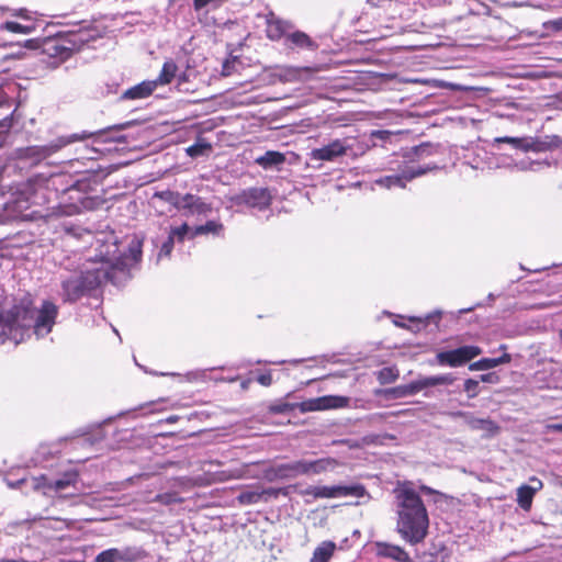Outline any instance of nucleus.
Segmentation results:
<instances>
[{
    "mask_svg": "<svg viewBox=\"0 0 562 562\" xmlns=\"http://www.w3.org/2000/svg\"><path fill=\"white\" fill-rule=\"evenodd\" d=\"M58 307L50 301H44L41 308L35 311L34 300L30 293H23L15 299L14 305L0 315V344L7 339L15 345L29 337L33 331L42 338L52 331Z\"/></svg>",
    "mask_w": 562,
    "mask_h": 562,
    "instance_id": "obj_1",
    "label": "nucleus"
},
{
    "mask_svg": "<svg viewBox=\"0 0 562 562\" xmlns=\"http://www.w3.org/2000/svg\"><path fill=\"white\" fill-rule=\"evenodd\" d=\"M396 531L409 544L424 541L428 533L427 508L412 482L398 483L393 491Z\"/></svg>",
    "mask_w": 562,
    "mask_h": 562,
    "instance_id": "obj_2",
    "label": "nucleus"
},
{
    "mask_svg": "<svg viewBox=\"0 0 562 562\" xmlns=\"http://www.w3.org/2000/svg\"><path fill=\"white\" fill-rule=\"evenodd\" d=\"M121 267L124 262L101 263L98 257L83 265L79 272H74L61 280V297L65 302H76L87 293L100 286L103 282L112 281L110 267Z\"/></svg>",
    "mask_w": 562,
    "mask_h": 562,
    "instance_id": "obj_3",
    "label": "nucleus"
},
{
    "mask_svg": "<svg viewBox=\"0 0 562 562\" xmlns=\"http://www.w3.org/2000/svg\"><path fill=\"white\" fill-rule=\"evenodd\" d=\"M97 246L95 255L101 263H115L116 261H123L124 266L113 267L111 265L110 272L112 274V281L115 280L117 272H124L131 265L136 263L142 257L143 239L134 236L128 244V251L121 254L119 251L116 237L113 234H103L95 240Z\"/></svg>",
    "mask_w": 562,
    "mask_h": 562,
    "instance_id": "obj_4",
    "label": "nucleus"
},
{
    "mask_svg": "<svg viewBox=\"0 0 562 562\" xmlns=\"http://www.w3.org/2000/svg\"><path fill=\"white\" fill-rule=\"evenodd\" d=\"M349 404V398L346 396L338 395H326L316 398L303 401L301 403H286L278 402L269 407V411L273 414H284L299 409L301 413L324 411L330 408H341Z\"/></svg>",
    "mask_w": 562,
    "mask_h": 562,
    "instance_id": "obj_5",
    "label": "nucleus"
},
{
    "mask_svg": "<svg viewBox=\"0 0 562 562\" xmlns=\"http://www.w3.org/2000/svg\"><path fill=\"white\" fill-rule=\"evenodd\" d=\"M366 488L361 484L352 485H310L302 490L300 494L302 496H311L314 499L317 498H338V497H362L366 495Z\"/></svg>",
    "mask_w": 562,
    "mask_h": 562,
    "instance_id": "obj_6",
    "label": "nucleus"
},
{
    "mask_svg": "<svg viewBox=\"0 0 562 562\" xmlns=\"http://www.w3.org/2000/svg\"><path fill=\"white\" fill-rule=\"evenodd\" d=\"M93 135H94V133L82 132L80 134L76 133V134H72L67 137H59L56 140H54L45 146L26 147L21 150V156L24 158H31L34 161H40V160L50 156L52 154L58 151L59 149H61L63 147H65L66 145H68L70 143H74L77 140H83Z\"/></svg>",
    "mask_w": 562,
    "mask_h": 562,
    "instance_id": "obj_7",
    "label": "nucleus"
},
{
    "mask_svg": "<svg viewBox=\"0 0 562 562\" xmlns=\"http://www.w3.org/2000/svg\"><path fill=\"white\" fill-rule=\"evenodd\" d=\"M233 205H246L260 210L270 205L271 194L267 188H249L227 196Z\"/></svg>",
    "mask_w": 562,
    "mask_h": 562,
    "instance_id": "obj_8",
    "label": "nucleus"
},
{
    "mask_svg": "<svg viewBox=\"0 0 562 562\" xmlns=\"http://www.w3.org/2000/svg\"><path fill=\"white\" fill-rule=\"evenodd\" d=\"M339 462L331 457L321 458L316 460L300 459L293 461L294 476L300 475H319L329 471H334Z\"/></svg>",
    "mask_w": 562,
    "mask_h": 562,
    "instance_id": "obj_9",
    "label": "nucleus"
},
{
    "mask_svg": "<svg viewBox=\"0 0 562 562\" xmlns=\"http://www.w3.org/2000/svg\"><path fill=\"white\" fill-rule=\"evenodd\" d=\"M482 353V349L476 346H462L454 350L441 351L436 355V361L440 366L452 368L460 367Z\"/></svg>",
    "mask_w": 562,
    "mask_h": 562,
    "instance_id": "obj_10",
    "label": "nucleus"
},
{
    "mask_svg": "<svg viewBox=\"0 0 562 562\" xmlns=\"http://www.w3.org/2000/svg\"><path fill=\"white\" fill-rule=\"evenodd\" d=\"M437 165H427L425 167L422 166H409L403 169L400 175L386 176L376 180V183L383 186L385 188L392 187H401L405 188L406 182L413 180L416 177H420L428 171L437 169Z\"/></svg>",
    "mask_w": 562,
    "mask_h": 562,
    "instance_id": "obj_11",
    "label": "nucleus"
},
{
    "mask_svg": "<svg viewBox=\"0 0 562 562\" xmlns=\"http://www.w3.org/2000/svg\"><path fill=\"white\" fill-rule=\"evenodd\" d=\"M498 144H508L513 148L528 153V151H535L539 153L544 150V145L541 140L538 138H535L532 136H522V137H512V136H502V137H495L493 139V146H496Z\"/></svg>",
    "mask_w": 562,
    "mask_h": 562,
    "instance_id": "obj_12",
    "label": "nucleus"
},
{
    "mask_svg": "<svg viewBox=\"0 0 562 562\" xmlns=\"http://www.w3.org/2000/svg\"><path fill=\"white\" fill-rule=\"evenodd\" d=\"M348 146L345 140L334 139L328 145L315 148L310 153L311 160L331 161L337 157L346 155Z\"/></svg>",
    "mask_w": 562,
    "mask_h": 562,
    "instance_id": "obj_13",
    "label": "nucleus"
},
{
    "mask_svg": "<svg viewBox=\"0 0 562 562\" xmlns=\"http://www.w3.org/2000/svg\"><path fill=\"white\" fill-rule=\"evenodd\" d=\"M453 415L464 418L465 424L472 430H481L487 436H494L499 430V427L488 418H477L467 412H458Z\"/></svg>",
    "mask_w": 562,
    "mask_h": 562,
    "instance_id": "obj_14",
    "label": "nucleus"
},
{
    "mask_svg": "<svg viewBox=\"0 0 562 562\" xmlns=\"http://www.w3.org/2000/svg\"><path fill=\"white\" fill-rule=\"evenodd\" d=\"M135 559L133 552L128 549H109L99 553L94 562H133Z\"/></svg>",
    "mask_w": 562,
    "mask_h": 562,
    "instance_id": "obj_15",
    "label": "nucleus"
},
{
    "mask_svg": "<svg viewBox=\"0 0 562 562\" xmlns=\"http://www.w3.org/2000/svg\"><path fill=\"white\" fill-rule=\"evenodd\" d=\"M156 88L157 81L146 80L127 89L123 93V98L128 100L144 99L149 97L156 90Z\"/></svg>",
    "mask_w": 562,
    "mask_h": 562,
    "instance_id": "obj_16",
    "label": "nucleus"
},
{
    "mask_svg": "<svg viewBox=\"0 0 562 562\" xmlns=\"http://www.w3.org/2000/svg\"><path fill=\"white\" fill-rule=\"evenodd\" d=\"M378 554L384 558H391L398 562H411L408 553L401 547L389 543L376 544Z\"/></svg>",
    "mask_w": 562,
    "mask_h": 562,
    "instance_id": "obj_17",
    "label": "nucleus"
},
{
    "mask_svg": "<svg viewBox=\"0 0 562 562\" xmlns=\"http://www.w3.org/2000/svg\"><path fill=\"white\" fill-rule=\"evenodd\" d=\"M265 477L272 482L276 480L294 479L293 462L277 464L266 470Z\"/></svg>",
    "mask_w": 562,
    "mask_h": 562,
    "instance_id": "obj_18",
    "label": "nucleus"
},
{
    "mask_svg": "<svg viewBox=\"0 0 562 562\" xmlns=\"http://www.w3.org/2000/svg\"><path fill=\"white\" fill-rule=\"evenodd\" d=\"M290 29V24L278 19L273 13L267 15V35L276 41L282 37L285 31Z\"/></svg>",
    "mask_w": 562,
    "mask_h": 562,
    "instance_id": "obj_19",
    "label": "nucleus"
},
{
    "mask_svg": "<svg viewBox=\"0 0 562 562\" xmlns=\"http://www.w3.org/2000/svg\"><path fill=\"white\" fill-rule=\"evenodd\" d=\"M337 546L334 541H323L315 548L310 562H328L334 555Z\"/></svg>",
    "mask_w": 562,
    "mask_h": 562,
    "instance_id": "obj_20",
    "label": "nucleus"
},
{
    "mask_svg": "<svg viewBox=\"0 0 562 562\" xmlns=\"http://www.w3.org/2000/svg\"><path fill=\"white\" fill-rule=\"evenodd\" d=\"M245 477H256V475L249 474V465L244 464L237 468L223 470L216 473V480L218 482H225L229 480H240Z\"/></svg>",
    "mask_w": 562,
    "mask_h": 562,
    "instance_id": "obj_21",
    "label": "nucleus"
},
{
    "mask_svg": "<svg viewBox=\"0 0 562 562\" xmlns=\"http://www.w3.org/2000/svg\"><path fill=\"white\" fill-rule=\"evenodd\" d=\"M509 361L510 356L508 353H504L502 357L498 358H483L479 361H475L469 366V369L471 371L488 370L499 364L508 363Z\"/></svg>",
    "mask_w": 562,
    "mask_h": 562,
    "instance_id": "obj_22",
    "label": "nucleus"
},
{
    "mask_svg": "<svg viewBox=\"0 0 562 562\" xmlns=\"http://www.w3.org/2000/svg\"><path fill=\"white\" fill-rule=\"evenodd\" d=\"M285 161V156L279 151L269 150L265 153L262 156L256 158V164H258L263 169H271L273 167H278Z\"/></svg>",
    "mask_w": 562,
    "mask_h": 562,
    "instance_id": "obj_23",
    "label": "nucleus"
},
{
    "mask_svg": "<svg viewBox=\"0 0 562 562\" xmlns=\"http://www.w3.org/2000/svg\"><path fill=\"white\" fill-rule=\"evenodd\" d=\"M456 378L451 373L434 375V376H425L418 379L417 382L419 384L420 390L436 386V385H450L454 382Z\"/></svg>",
    "mask_w": 562,
    "mask_h": 562,
    "instance_id": "obj_24",
    "label": "nucleus"
},
{
    "mask_svg": "<svg viewBox=\"0 0 562 562\" xmlns=\"http://www.w3.org/2000/svg\"><path fill=\"white\" fill-rule=\"evenodd\" d=\"M177 71V64L172 59H168L164 63L159 76L154 81H157V87L168 85L176 77Z\"/></svg>",
    "mask_w": 562,
    "mask_h": 562,
    "instance_id": "obj_25",
    "label": "nucleus"
},
{
    "mask_svg": "<svg viewBox=\"0 0 562 562\" xmlns=\"http://www.w3.org/2000/svg\"><path fill=\"white\" fill-rule=\"evenodd\" d=\"M77 479H78V474L76 472H68V473H65L61 479L50 481L49 483H47L46 486L49 490H54V491L58 492V491H63V490L67 488L70 485H75L77 482Z\"/></svg>",
    "mask_w": 562,
    "mask_h": 562,
    "instance_id": "obj_26",
    "label": "nucleus"
},
{
    "mask_svg": "<svg viewBox=\"0 0 562 562\" xmlns=\"http://www.w3.org/2000/svg\"><path fill=\"white\" fill-rule=\"evenodd\" d=\"M533 496L535 493L525 484L517 488V503L525 510L530 509Z\"/></svg>",
    "mask_w": 562,
    "mask_h": 562,
    "instance_id": "obj_27",
    "label": "nucleus"
},
{
    "mask_svg": "<svg viewBox=\"0 0 562 562\" xmlns=\"http://www.w3.org/2000/svg\"><path fill=\"white\" fill-rule=\"evenodd\" d=\"M223 231V225L215 221H209L204 225H200L193 228L192 237L204 234L218 235Z\"/></svg>",
    "mask_w": 562,
    "mask_h": 562,
    "instance_id": "obj_28",
    "label": "nucleus"
},
{
    "mask_svg": "<svg viewBox=\"0 0 562 562\" xmlns=\"http://www.w3.org/2000/svg\"><path fill=\"white\" fill-rule=\"evenodd\" d=\"M1 30H5L12 33L30 34L34 31L32 25H22L18 22L7 21L0 25Z\"/></svg>",
    "mask_w": 562,
    "mask_h": 562,
    "instance_id": "obj_29",
    "label": "nucleus"
},
{
    "mask_svg": "<svg viewBox=\"0 0 562 562\" xmlns=\"http://www.w3.org/2000/svg\"><path fill=\"white\" fill-rule=\"evenodd\" d=\"M398 378V371L393 367L382 368L378 372V380L381 384H389L394 382Z\"/></svg>",
    "mask_w": 562,
    "mask_h": 562,
    "instance_id": "obj_30",
    "label": "nucleus"
},
{
    "mask_svg": "<svg viewBox=\"0 0 562 562\" xmlns=\"http://www.w3.org/2000/svg\"><path fill=\"white\" fill-rule=\"evenodd\" d=\"M237 501L241 505H252L261 502L260 491H245L237 496Z\"/></svg>",
    "mask_w": 562,
    "mask_h": 562,
    "instance_id": "obj_31",
    "label": "nucleus"
},
{
    "mask_svg": "<svg viewBox=\"0 0 562 562\" xmlns=\"http://www.w3.org/2000/svg\"><path fill=\"white\" fill-rule=\"evenodd\" d=\"M210 150H211V145L207 143H201V142L195 143L186 149L188 156H190L192 158L203 156V155L207 154Z\"/></svg>",
    "mask_w": 562,
    "mask_h": 562,
    "instance_id": "obj_32",
    "label": "nucleus"
},
{
    "mask_svg": "<svg viewBox=\"0 0 562 562\" xmlns=\"http://www.w3.org/2000/svg\"><path fill=\"white\" fill-rule=\"evenodd\" d=\"M420 390L419 384L416 381L411 382L409 384L398 386L394 390L400 396L414 395L418 393Z\"/></svg>",
    "mask_w": 562,
    "mask_h": 562,
    "instance_id": "obj_33",
    "label": "nucleus"
},
{
    "mask_svg": "<svg viewBox=\"0 0 562 562\" xmlns=\"http://www.w3.org/2000/svg\"><path fill=\"white\" fill-rule=\"evenodd\" d=\"M155 501L159 502L164 505H170V504H175V503H181L182 498L175 492H168V493H164V494H158L155 497Z\"/></svg>",
    "mask_w": 562,
    "mask_h": 562,
    "instance_id": "obj_34",
    "label": "nucleus"
},
{
    "mask_svg": "<svg viewBox=\"0 0 562 562\" xmlns=\"http://www.w3.org/2000/svg\"><path fill=\"white\" fill-rule=\"evenodd\" d=\"M279 494L286 495L285 488L268 487L260 491L261 501L268 502L270 498H277Z\"/></svg>",
    "mask_w": 562,
    "mask_h": 562,
    "instance_id": "obj_35",
    "label": "nucleus"
},
{
    "mask_svg": "<svg viewBox=\"0 0 562 562\" xmlns=\"http://www.w3.org/2000/svg\"><path fill=\"white\" fill-rule=\"evenodd\" d=\"M192 231L188 224H182L181 226L179 227H176V228H172L169 233V236L172 237L173 239H178V240H183V238L188 235V234H191L192 235Z\"/></svg>",
    "mask_w": 562,
    "mask_h": 562,
    "instance_id": "obj_36",
    "label": "nucleus"
},
{
    "mask_svg": "<svg viewBox=\"0 0 562 562\" xmlns=\"http://www.w3.org/2000/svg\"><path fill=\"white\" fill-rule=\"evenodd\" d=\"M290 40L297 46H310L312 45L311 38L303 32H294L290 35Z\"/></svg>",
    "mask_w": 562,
    "mask_h": 562,
    "instance_id": "obj_37",
    "label": "nucleus"
},
{
    "mask_svg": "<svg viewBox=\"0 0 562 562\" xmlns=\"http://www.w3.org/2000/svg\"><path fill=\"white\" fill-rule=\"evenodd\" d=\"M194 201H198V196L193 194H184L179 198V203L177 209H187L189 211L192 210Z\"/></svg>",
    "mask_w": 562,
    "mask_h": 562,
    "instance_id": "obj_38",
    "label": "nucleus"
},
{
    "mask_svg": "<svg viewBox=\"0 0 562 562\" xmlns=\"http://www.w3.org/2000/svg\"><path fill=\"white\" fill-rule=\"evenodd\" d=\"M480 381L474 379H468L464 382V391L468 393L470 398L475 397L479 394Z\"/></svg>",
    "mask_w": 562,
    "mask_h": 562,
    "instance_id": "obj_39",
    "label": "nucleus"
},
{
    "mask_svg": "<svg viewBox=\"0 0 562 562\" xmlns=\"http://www.w3.org/2000/svg\"><path fill=\"white\" fill-rule=\"evenodd\" d=\"M211 211V205L205 203L200 196L194 201L193 207L190 211L192 214H207Z\"/></svg>",
    "mask_w": 562,
    "mask_h": 562,
    "instance_id": "obj_40",
    "label": "nucleus"
},
{
    "mask_svg": "<svg viewBox=\"0 0 562 562\" xmlns=\"http://www.w3.org/2000/svg\"><path fill=\"white\" fill-rule=\"evenodd\" d=\"M175 239L170 236H168L167 240L162 243L157 260L159 261L162 257H168L173 248Z\"/></svg>",
    "mask_w": 562,
    "mask_h": 562,
    "instance_id": "obj_41",
    "label": "nucleus"
},
{
    "mask_svg": "<svg viewBox=\"0 0 562 562\" xmlns=\"http://www.w3.org/2000/svg\"><path fill=\"white\" fill-rule=\"evenodd\" d=\"M157 195L171 203L172 205H175L176 207H178V203H179V198H180V194L177 193V192H172V191H162L160 193H157Z\"/></svg>",
    "mask_w": 562,
    "mask_h": 562,
    "instance_id": "obj_42",
    "label": "nucleus"
},
{
    "mask_svg": "<svg viewBox=\"0 0 562 562\" xmlns=\"http://www.w3.org/2000/svg\"><path fill=\"white\" fill-rule=\"evenodd\" d=\"M539 165V162L531 161V160H521L519 162L515 164V167L518 170L526 171V170H532L533 166Z\"/></svg>",
    "mask_w": 562,
    "mask_h": 562,
    "instance_id": "obj_43",
    "label": "nucleus"
},
{
    "mask_svg": "<svg viewBox=\"0 0 562 562\" xmlns=\"http://www.w3.org/2000/svg\"><path fill=\"white\" fill-rule=\"evenodd\" d=\"M529 486V488L536 494L538 491H540L543 486L541 480H539L536 476H532L529 479V484H526Z\"/></svg>",
    "mask_w": 562,
    "mask_h": 562,
    "instance_id": "obj_44",
    "label": "nucleus"
},
{
    "mask_svg": "<svg viewBox=\"0 0 562 562\" xmlns=\"http://www.w3.org/2000/svg\"><path fill=\"white\" fill-rule=\"evenodd\" d=\"M257 381L258 383H260L261 385L263 386H270L271 383H272V376H271V373L270 372H267V373H263V374H260L258 378H257Z\"/></svg>",
    "mask_w": 562,
    "mask_h": 562,
    "instance_id": "obj_45",
    "label": "nucleus"
},
{
    "mask_svg": "<svg viewBox=\"0 0 562 562\" xmlns=\"http://www.w3.org/2000/svg\"><path fill=\"white\" fill-rule=\"evenodd\" d=\"M480 381L485 383H496L498 381V376L495 373H485L480 376Z\"/></svg>",
    "mask_w": 562,
    "mask_h": 562,
    "instance_id": "obj_46",
    "label": "nucleus"
},
{
    "mask_svg": "<svg viewBox=\"0 0 562 562\" xmlns=\"http://www.w3.org/2000/svg\"><path fill=\"white\" fill-rule=\"evenodd\" d=\"M562 424H549L546 426V432H561Z\"/></svg>",
    "mask_w": 562,
    "mask_h": 562,
    "instance_id": "obj_47",
    "label": "nucleus"
},
{
    "mask_svg": "<svg viewBox=\"0 0 562 562\" xmlns=\"http://www.w3.org/2000/svg\"><path fill=\"white\" fill-rule=\"evenodd\" d=\"M415 151L418 157H424L428 154L429 147L426 145H422L419 147H416Z\"/></svg>",
    "mask_w": 562,
    "mask_h": 562,
    "instance_id": "obj_48",
    "label": "nucleus"
},
{
    "mask_svg": "<svg viewBox=\"0 0 562 562\" xmlns=\"http://www.w3.org/2000/svg\"><path fill=\"white\" fill-rule=\"evenodd\" d=\"M231 72H229V68H228V65L227 64H224L223 65V75L224 76H228Z\"/></svg>",
    "mask_w": 562,
    "mask_h": 562,
    "instance_id": "obj_49",
    "label": "nucleus"
},
{
    "mask_svg": "<svg viewBox=\"0 0 562 562\" xmlns=\"http://www.w3.org/2000/svg\"><path fill=\"white\" fill-rule=\"evenodd\" d=\"M420 490H422V491H424V492H425V493H427V494H431V493H434V490H431L430 487L425 486V485H423V486L420 487Z\"/></svg>",
    "mask_w": 562,
    "mask_h": 562,
    "instance_id": "obj_50",
    "label": "nucleus"
},
{
    "mask_svg": "<svg viewBox=\"0 0 562 562\" xmlns=\"http://www.w3.org/2000/svg\"><path fill=\"white\" fill-rule=\"evenodd\" d=\"M382 0H368V3L373 5V7H378L380 4Z\"/></svg>",
    "mask_w": 562,
    "mask_h": 562,
    "instance_id": "obj_51",
    "label": "nucleus"
},
{
    "mask_svg": "<svg viewBox=\"0 0 562 562\" xmlns=\"http://www.w3.org/2000/svg\"><path fill=\"white\" fill-rule=\"evenodd\" d=\"M249 383H250V381H249V380L244 381V382L241 383V387H243L244 390H246V389L248 387Z\"/></svg>",
    "mask_w": 562,
    "mask_h": 562,
    "instance_id": "obj_52",
    "label": "nucleus"
},
{
    "mask_svg": "<svg viewBox=\"0 0 562 562\" xmlns=\"http://www.w3.org/2000/svg\"><path fill=\"white\" fill-rule=\"evenodd\" d=\"M435 316H436V318H440L441 313H440V312H436V313H435ZM432 317H434V315H429V316H428V319H429V318H432Z\"/></svg>",
    "mask_w": 562,
    "mask_h": 562,
    "instance_id": "obj_53",
    "label": "nucleus"
},
{
    "mask_svg": "<svg viewBox=\"0 0 562 562\" xmlns=\"http://www.w3.org/2000/svg\"><path fill=\"white\" fill-rule=\"evenodd\" d=\"M19 16H22V18H25V15L23 14V11L21 10L19 13H18Z\"/></svg>",
    "mask_w": 562,
    "mask_h": 562,
    "instance_id": "obj_54",
    "label": "nucleus"
},
{
    "mask_svg": "<svg viewBox=\"0 0 562 562\" xmlns=\"http://www.w3.org/2000/svg\"><path fill=\"white\" fill-rule=\"evenodd\" d=\"M169 422H175L176 420V417H169L168 418Z\"/></svg>",
    "mask_w": 562,
    "mask_h": 562,
    "instance_id": "obj_55",
    "label": "nucleus"
},
{
    "mask_svg": "<svg viewBox=\"0 0 562 562\" xmlns=\"http://www.w3.org/2000/svg\"><path fill=\"white\" fill-rule=\"evenodd\" d=\"M472 308L462 310L461 312H471Z\"/></svg>",
    "mask_w": 562,
    "mask_h": 562,
    "instance_id": "obj_56",
    "label": "nucleus"
},
{
    "mask_svg": "<svg viewBox=\"0 0 562 562\" xmlns=\"http://www.w3.org/2000/svg\"><path fill=\"white\" fill-rule=\"evenodd\" d=\"M560 338H561V340H562V329L560 330Z\"/></svg>",
    "mask_w": 562,
    "mask_h": 562,
    "instance_id": "obj_57",
    "label": "nucleus"
}]
</instances>
